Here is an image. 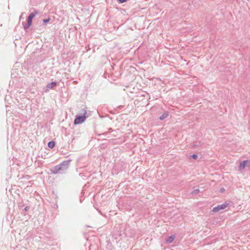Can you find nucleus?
Masks as SVG:
<instances>
[{
	"instance_id": "1",
	"label": "nucleus",
	"mask_w": 250,
	"mask_h": 250,
	"mask_svg": "<svg viewBox=\"0 0 250 250\" xmlns=\"http://www.w3.org/2000/svg\"><path fill=\"white\" fill-rule=\"evenodd\" d=\"M228 206V204H224L221 205H218L217 207H214L212 209V211L214 212H217L219 211L222 209H224L226 208Z\"/></svg>"
},
{
	"instance_id": "2",
	"label": "nucleus",
	"mask_w": 250,
	"mask_h": 250,
	"mask_svg": "<svg viewBox=\"0 0 250 250\" xmlns=\"http://www.w3.org/2000/svg\"><path fill=\"white\" fill-rule=\"evenodd\" d=\"M85 120V116H79L77 117L74 121L75 124H79L83 123Z\"/></svg>"
},
{
	"instance_id": "3",
	"label": "nucleus",
	"mask_w": 250,
	"mask_h": 250,
	"mask_svg": "<svg viewBox=\"0 0 250 250\" xmlns=\"http://www.w3.org/2000/svg\"><path fill=\"white\" fill-rule=\"evenodd\" d=\"M250 166V161H244L241 162L239 166L240 169H244L246 166Z\"/></svg>"
},
{
	"instance_id": "4",
	"label": "nucleus",
	"mask_w": 250,
	"mask_h": 250,
	"mask_svg": "<svg viewBox=\"0 0 250 250\" xmlns=\"http://www.w3.org/2000/svg\"><path fill=\"white\" fill-rule=\"evenodd\" d=\"M35 14L32 13H31L27 18L28 27L31 26L32 24V19L35 17Z\"/></svg>"
},
{
	"instance_id": "5",
	"label": "nucleus",
	"mask_w": 250,
	"mask_h": 250,
	"mask_svg": "<svg viewBox=\"0 0 250 250\" xmlns=\"http://www.w3.org/2000/svg\"><path fill=\"white\" fill-rule=\"evenodd\" d=\"M175 236L174 235H172L171 236H168L166 239V242L167 243H172L174 240L175 239Z\"/></svg>"
},
{
	"instance_id": "6",
	"label": "nucleus",
	"mask_w": 250,
	"mask_h": 250,
	"mask_svg": "<svg viewBox=\"0 0 250 250\" xmlns=\"http://www.w3.org/2000/svg\"><path fill=\"white\" fill-rule=\"evenodd\" d=\"M168 116V113L167 112H165L164 113H163L160 117V120H164L166 118H167Z\"/></svg>"
},
{
	"instance_id": "7",
	"label": "nucleus",
	"mask_w": 250,
	"mask_h": 250,
	"mask_svg": "<svg viewBox=\"0 0 250 250\" xmlns=\"http://www.w3.org/2000/svg\"><path fill=\"white\" fill-rule=\"evenodd\" d=\"M55 142L54 141H51L48 143V146L50 148H53L55 146Z\"/></svg>"
},
{
	"instance_id": "8",
	"label": "nucleus",
	"mask_w": 250,
	"mask_h": 250,
	"mask_svg": "<svg viewBox=\"0 0 250 250\" xmlns=\"http://www.w3.org/2000/svg\"><path fill=\"white\" fill-rule=\"evenodd\" d=\"M55 85H56V83L55 82H52L48 84L47 87L49 88H52Z\"/></svg>"
},
{
	"instance_id": "9",
	"label": "nucleus",
	"mask_w": 250,
	"mask_h": 250,
	"mask_svg": "<svg viewBox=\"0 0 250 250\" xmlns=\"http://www.w3.org/2000/svg\"><path fill=\"white\" fill-rule=\"evenodd\" d=\"M63 166H64V164H61V165L56 167V168H57L58 170H60L61 169L62 167Z\"/></svg>"
},
{
	"instance_id": "10",
	"label": "nucleus",
	"mask_w": 250,
	"mask_h": 250,
	"mask_svg": "<svg viewBox=\"0 0 250 250\" xmlns=\"http://www.w3.org/2000/svg\"><path fill=\"white\" fill-rule=\"evenodd\" d=\"M50 18H48L47 19H44L43 21L44 23H47V22H49L50 21Z\"/></svg>"
},
{
	"instance_id": "11",
	"label": "nucleus",
	"mask_w": 250,
	"mask_h": 250,
	"mask_svg": "<svg viewBox=\"0 0 250 250\" xmlns=\"http://www.w3.org/2000/svg\"><path fill=\"white\" fill-rule=\"evenodd\" d=\"M192 158H194V159H196L197 158V156L195 154H193L192 156Z\"/></svg>"
},
{
	"instance_id": "12",
	"label": "nucleus",
	"mask_w": 250,
	"mask_h": 250,
	"mask_svg": "<svg viewBox=\"0 0 250 250\" xmlns=\"http://www.w3.org/2000/svg\"><path fill=\"white\" fill-rule=\"evenodd\" d=\"M121 3H124L127 0H118Z\"/></svg>"
}]
</instances>
